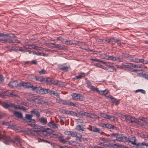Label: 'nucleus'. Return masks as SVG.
<instances>
[{
	"mask_svg": "<svg viewBox=\"0 0 148 148\" xmlns=\"http://www.w3.org/2000/svg\"><path fill=\"white\" fill-rule=\"evenodd\" d=\"M66 132L68 135H70L73 137H75L77 136V133L76 132L70 131H68Z\"/></svg>",
	"mask_w": 148,
	"mask_h": 148,
	"instance_id": "nucleus-26",
	"label": "nucleus"
},
{
	"mask_svg": "<svg viewBox=\"0 0 148 148\" xmlns=\"http://www.w3.org/2000/svg\"><path fill=\"white\" fill-rule=\"evenodd\" d=\"M131 71H133V72H136V73H137V71H141V72H140V74H142L143 73V71L142 70H138V69L136 70L134 69H131Z\"/></svg>",
	"mask_w": 148,
	"mask_h": 148,
	"instance_id": "nucleus-45",
	"label": "nucleus"
},
{
	"mask_svg": "<svg viewBox=\"0 0 148 148\" xmlns=\"http://www.w3.org/2000/svg\"><path fill=\"white\" fill-rule=\"evenodd\" d=\"M32 127H34L32 129H34L35 130H38V131L37 133H43L46 132V130L44 127L40 126L37 124H31Z\"/></svg>",
	"mask_w": 148,
	"mask_h": 148,
	"instance_id": "nucleus-7",
	"label": "nucleus"
},
{
	"mask_svg": "<svg viewBox=\"0 0 148 148\" xmlns=\"http://www.w3.org/2000/svg\"><path fill=\"white\" fill-rule=\"evenodd\" d=\"M115 57L112 56H106L103 57H102V58H105L106 59H108L111 60H114Z\"/></svg>",
	"mask_w": 148,
	"mask_h": 148,
	"instance_id": "nucleus-27",
	"label": "nucleus"
},
{
	"mask_svg": "<svg viewBox=\"0 0 148 148\" xmlns=\"http://www.w3.org/2000/svg\"><path fill=\"white\" fill-rule=\"evenodd\" d=\"M51 127H52L53 128L57 127L58 126V124L56 123H52V124H51Z\"/></svg>",
	"mask_w": 148,
	"mask_h": 148,
	"instance_id": "nucleus-62",
	"label": "nucleus"
},
{
	"mask_svg": "<svg viewBox=\"0 0 148 148\" xmlns=\"http://www.w3.org/2000/svg\"><path fill=\"white\" fill-rule=\"evenodd\" d=\"M56 102L57 103H60V104H61V103L62 102V99H56Z\"/></svg>",
	"mask_w": 148,
	"mask_h": 148,
	"instance_id": "nucleus-63",
	"label": "nucleus"
},
{
	"mask_svg": "<svg viewBox=\"0 0 148 148\" xmlns=\"http://www.w3.org/2000/svg\"><path fill=\"white\" fill-rule=\"evenodd\" d=\"M52 80L50 78H47L46 79L45 78V80H44V82L47 83V84L51 85L52 84Z\"/></svg>",
	"mask_w": 148,
	"mask_h": 148,
	"instance_id": "nucleus-29",
	"label": "nucleus"
},
{
	"mask_svg": "<svg viewBox=\"0 0 148 148\" xmlns=\"http://www.w3.org/2000/svg\"><path fill=\"white\" fill-rule=\"evenodd\" d=\"M142 77L148 80V73L147 74L146 73L142 74Z\"/></svg>",
	"mask_w": 148,
	"mask_h": 148,
	"instance_id": "nucleus-48",
	"label": "nucleus"
},
{
	"mask_svg": "<svg viewBox=\"0 0 148 148\" xmlns=\"http://www.w3.org/2000/svg\"><path fill=\"white\" fill-rule=\"evenodd\" d=\"M72 98L73 100L75 101H83L84 99V97L82 95L76 93L73 94Z\"/></svg>",
	"mask_w": 148,
	"mask_h": 148,
	"instance_id": "nucleus-9",
	"label": "nucleus"
},
{
	"mask_svg": "<svg viewBox=\"0 0 148 148\" xmlns=\"http://www.w3.org/2000/svg\"><path fill=\"white\" fill-rule=\"evenodd\" d=\"M90 60L93 61H95L98 62H101L102 63L103 61L101 60H99L97 58L93 59V58H91L90 59Z\"/></svg>",
	"mask_w": 148,
	"mask_h": 148,
	"instance_id": "nucleus-37",
	"label": "nucleus"
},
{
	"mask_svg": "<svg viewBox=\"0 0 148 148\" xmlns=\"http://www.w3.org/2000/svg\"><path fill=\"white\" fill-rule=\"evenodd\" d=\"M84 125H77L76 127V129L77 130L80 131L81 130L82 131H85L86 128L84 127Z\"/></svg>",
	"mask_w": 148,
	"mask_h": 148,
	"instance_id": "nucleus-19",
	"label": "nucleus"
},
{
	"mask_svg": "<svg viewBox=\"0 0 148 148\" xmlns=\"http://www.w3.org/2000/svg\"><path fill=\"white\" fill-rule=\"evenodd\" d=\"M71 111H68L66 110L62 111V113L64 114H70Z\"/></svg>",
	"mask_w": 148,
	"mask_h": 148,
	"instance_id": "nucleus-49",
	"label": "nucleus"
},
{
	"mask_svg": "<svg viewBox=\"0 0 148 148\" xmlns=\"http://www.w3.org/2000/svg\"><path fill=\"white\" fill-rule=\"evenodd\" d=\"M68 101H66V100H62V102L61 103V104L65 105H67V104L68 103Z\"/></svg>",
	"mask_w": 148,
	"mask_h": 148,
	"instance_id": "nucleus-54",
	"label": "nucleus"
},
{
	"mask_svg": "<svg viewBox=\"0 0 148 148\" xmlns=\"http://www.w3.org/2000/svg\"><path fill=\"white\" fill-rule=\"evenodd\" d=\"M93 132H96L99 134H101L102 132L101 130L99 128H97L95 127H93Z\"/></svg>",
	"mask_w": 148,
	"mask_h": 148,
	"instance_id": "nucleus-21",
	"label": "nucleus"
},
{
	"mask_svg": "<svg viewBox=\"0 0 148 148\" xmlns=\"http://www.w3.org/2000/svg\"><path fill=\"white\" fill-rule=\"evenodd\" d=\"M8 86L10 88H12L14 87L17 88H20V82L19 83L16 81H10L8 84Z\"/></svg>",
	"mask_w": 148,
	"mask_h": 148,
	"instance_id": "nucleus-10",
	"label": "nucleus"
},
{
	"mask_svg": "<svg viewBox=\"0 0 148 148\" xmlns=\"http://www.w3.org/2000/svg\"><path fill=\"white\" fill-rule=\"evenodd\" d=\"M39 121L41 123L44 124H46L47 122V119L43 117H41L39 119Z\"/></svg>",
	"mask_w": 148,
	"mask_h": 148,
	"instance_id": "nucleus-25",
	"label": "nucleus"
},
{
	"mask_svg": "<svg viewBox=\"0 0 148 148\" xmlns=\"http://www.w3.org/2000/svg\"><path fill=\"white\" fill-rule=\"evenodd\" d=\"M5 36L9 37H15L14 34H5Z\"/></svg>",
	"mask_w": 148,
	"mask_h": 148,
	"instance_id": "nucleus-57",
	"label": "nucleus"
},
{
	"mask_svg": "<svg viewBox=\"0 0 148 148\" xmlns=\"http://www.w3.org/2000/svg\"><path fill=\"white\" fill-rule=\"evenodd\" d=\"M141 92L142 93H143L144 94H145L146 92L145 91V90L143 89H140L137 90L135 91L136 92Z\"/></svg>",
	"mask_w": 148,
	"mask_h": 148,
	"instance_id": "nucleus-41",
	"label": "nucleus"
},
{
	"mask_svg": "<svg viewBox=\"0 0 148 148\" xmlns=\"http://www.w3.org/2000/svg\"><path fill=\"white\" fill-rule=\"evenodd\" d=\"M125 121L128 123H131L133 125H140L141 126L143 125V124L140 121L137 120L135 118L130 115H127L125 116Z\"/></svg>",
	"mask_w": 148,
	"mask_h": 148,
	"instance_id": "nucleus-3",
	"label": "nucleus"
},
{
	"mask_svg": "<svg viewBox=\"0 0 148 148\" xmlns=\"http://www.w3.org/2000/svg\"><path fill=\"white\" fill-rule=\"evenodd\" d=\"M38 73L40 75L45 74L46 73L45 70H42L38 71Z\"/></svg>",
	"mask_w": 148,
	"mask_h": 148,
	"instance_id": "nucleus-52",
	"label": "nucleus"
},
{
	"mask_svg": "<svg viewBox=\"0 0 148 148\" xmlns=\"http://www.w3.org/2000/svg\"><path fill=\"white\" fill-rule=\"evenodd\" d=\"M65 42L66 43V44L68 45H75V43H74L75 42V41H74L73 42H72L71 41H69L68 40H66L65 41Z\"/></svg>",
	"mask_w": 148,
	"mask_h": 148,
	"instance_id": "nucleus-40",
	"label": "nucleus"
},
{
	"mask_svg": "<svg viewBox=\"0 0 148 148\" xmlns=\"http://www.w3.org/2000/svg\"><path fill=\"white\" fill-rule=\"evenodd\" d=\"M36 55L38 56H47V55L43 53L37 52Z\"/></svg>",
	"mask_w": 148,
	"mask_h": 148,
	"instance_id": "nucleus-46",
	"label": "nucleus"
},
{
	"mask_svg": "<svg viewBox=\"0 0 148 148\" xmlns=\"http://www.w3.org/2000/svg\"><path fill=\"white\" fill-rule=\"evenodd\" d=\"M74 43H75V45H80L82 44V42L79 41H75Z\"/></svg>",
	"mask_w": 148,
	"mask_h": 148,
	"instance_id": "nucleus-59",
	"label": "nucleus"
},
{
	"mask_svg": "<svg viewBox=\"0 0 148 148\" xmlns=\"http://www.w3.org/2000/svg\"><path fill=\"white\" fill-rule=\"evenodd\" d=\"M70 114L72 116H77V114L76 112H75L72 111H71Z\"/></svg>",
	"mask_w": 148,
	"mask_h": 148,
	"instance_id": "nucleus-55",
	"label": "nucleus"
},
{
	"mask_svg": "<svg viewBox=\"0 0 148 148\" xmlns=\"http://www.w3.org/2000/svg\"><path fill=\"white\" fill-rule=\"evenodd\" d=\"M67 105H70L71 106H75L77 107V104L76 103H74L73 102H69L68 101V103L67 104Z\"/></svg>",
	"mask_w": 148,
	"mask_h": 148,
	"instance_id": "nucleus-42",
	"label": "nucleus"
},
{
	"mask_svg": "<svg viewBox=\"0 0 148 148\" xmlns=\"http://www.w3.org/2000/svg\"><path fill=\"white\" fill-rule=\"evenodd\" d=\"M105 127H107L109 129H111L115 127L112 125L107 123L106 124Z\"/></svg>",
	"mask_w": 148,
	"mask_h": 148,
	"instance_id": "nucleus-33",
	"label": "nucleus"
},
{
	"mask_svg": "<svg viewBox=\"0 0 148 148\" xmlns=\"http://www.w3.org/2000/svg\"><path fill=\"white\" fill-rule=\"evenodd\" d=\"M38 103H40L42 104H45L46 105H47L48 103V102H45V101L42 100L41 99H39L38 101Z\"/></svg>",
	"mask_w": 148,
	"mask_h": 148,
	"instance_id": "nucleus-32",
	"label": "nucleus"
},
{
	"mask_svg": "<svg viewBox=\"0 0 148 148\" xmlns=\"http://www.w3.org/2000/svg\"><path fill=\"white\" fill-rule=\"evenodd\" d=\"M106 119H108L111 121H114L115 120V117L114 116L112 115H108Z\"/></svg>",
	"mask_w": 148,
	"mask_h": 148,
	"instance_id": "nucleus-31",
	"label": "nucleus"
},
{
	"mask_svg": "<svg viewBox=\"0 0 148 148\" xmlns=\"http://www.w3.org/2000/svg\"><path fill=\"white\" fill-rule=\"evenodd\" d=\"M3 139V142L6 145H10V143H12L14 146L17 145L19 143L21 147L23 146L22 141L18 136H15L14 138H12L9 136L0 134V140Z\"/></svg>",
	"mask_w": 148,
	"mask_h": 148,
	"instance_id": "nucleus-1",
	"label": "nucleus"
},
{
	"mask_svg": "<svg viewBox=\"0 0 148 148\" xmlns=\"http://www.w3.org/2000/svg\"><path fill=\"white\" fill-rule=\"evenodd\" d=\"M85 74L84 73H81L78 75L75 76L74 78L75 79H80L82 77H85Z\"/></svg>",
	"mask_w": 148,
	"mask_h": 148,
	"instance_id": "nucleus-23",
	"label": "nucleus"
},
{
	"mask_svg": "<svg viewBox=\"0 0 148 148\" xmlns=\"http://www.w3.org/2000/svg\"><path fill=\"white\" fill-rule=\"evenodd\" d=\"M103 69L109 72H112L115 69V67L113 63L110 62H103Z\"/></svg>",
	"mask_w": 148,
	"mask_h": 148,
	"instance_id": "nucleus-5",
	"label": "nucleus"
},
{
	"mask_svg": "<svg viewBox=\"0 0 148 148\" xmlns=\"http://www.w3.org/2000/svg\"><path fill=\"white\" fill-rule=\"evenodd\" d=\"M8 42V43H14L15 42L17 43H20L21 42L18 40H12V39H10Z\"/></svg>",
	"mask_w": 148,
	"mask_h": 148,
	"instance_id": "nucleus-30",
	"label": "nucleus"
},
{
	"mask_svg": "<svg viewBox=\"0 0 148 148\" xmlns=\"http://www.w3.org/2000/svg\"><path fill=\"white\" fill-rule=\"evenodd\" d=\"M118 62H122V60L118 57L116 56L115 57L114 60Z\"/></svg>",
	"mask_w": 148,
	"mask_h": 148,
	"instance_id": "nucleus-43",
	"label": "nucleus"
},
{
	"mask_svg": "<svg viewBox=\"0 0 148 148\" xmlns=\"http://www.w3.org/2000/svg\"><path fill=\"white\" fill-rule=\"evenodd\" d=\"M108 97L112 100V102L114 103L116 105H117L119 103V100H117L115 98L109 95L108 96Z\"/></svg>",
	"mask_w": 148,
	"mask_h": 148,
	"instance_id": "nucleus-16",
	"label": "nucleus"
},
{
	"mask_svg": "<svg viewBox=\"0 0 148 148\" xmlns=\"http://www.w3.org/2000/svg\"><path fill=\"white\" fill-rule=\"evenodd\" d=\"M23 47L26 50H25V51H28L27 49L29 48V45H24Z\"/></svg>",
	"mask_w": 148,
	"mask_h": 148,
	"instance_id": "nucleus-58",
	"label": "nucleus"
},
{
	"mask_svg": "<svg viewBox=\"0 0 148 148\" xmlns=\"http://www.w3.org/2000/svg\"><path fill=\"white\" fill-rule=\"evenodd\" d=\"M86 84L87 85V87L93 91H96L98 94L100 95H106L108 93V91L106 90H99L97 88H96L93 86L91 84L89 80L87 81Z\"/></svg>",
	"mask_w": 148,
	"mask_h": 148,
	"instance_id": "nucleus-4",
	"label": "nucleus"
},
{
	"mask_svg": "<svg viewBox=\"0 0 148 148\" xmlns=\"http://www.w3.org/2000/svg\"><path fill=\"white\" fill-rule=\"evenodd\" d=\"M137 148H145L144 146H148V143H141L136 144L135 145Z\"/></svg>",
	"mask_w": 148,
	"mask_h": 148,
	"instance_id": "nucleus-17",
	"label": "nucleus"
},
{
	"mask_svg": "<svg viewBox=\"0 0 148 148\" xmlns=\"http://www.w3.org/2000/svg\"><path fill=\"white\" fill-rule=\"evenodd\" d=\"M127 58L128 60H129L132 62H133V60L134 58H133L130 56H128L127 57Z\"/></svg>",
	"mask_w": 148,
	"mask_h": 148,
	"instance_id": "nucleus-53",
	"label": "nucleus"
},
{
	"mask_svg": "<svg viewBox=\"0 0 148 148\" xmlns=\"http://www.w3.org/2000/svg\"><path fill=\"white\" fill-rule=\"evenodd\" d=\"M20 87L23 86L24 88H32L33 90V89L34 86H33L32 84L30 82H20Z\"/></svg>",
	"mask_w": 148,
	"mask_h": 148,
	"instance_id": "nucleus-8",
	"label": "nucleus"
},
{
	"mask_svg": "<svg viewBox=\"0 0 148 148\" xmlns=\"http://www.w3.org/2000/svg\"><path fill=\"white\" fill-rule=\"evenodd\" d=\"M75 137L76 140H78L80 141H81L83 140V139L82 138V136L79 133L77 134V136Z\"/></svg>",
	"mask_w": 148,
	"mask_h": 148,
	"instance_id": "nucleus-28",
	"label": "nucleus"
},
{
	"mask_svg": "<svg viewBox=\"0 0 148 148\" xmlns=\"http://www.w3.org/2000/svg\"><path fill=\"white\" fill-rule=\"evenodd\" d=\"M9 96L10 97H19V95L16 94H14L12 93H10L9 94Z\"/></svg>",
	"mask_w": 148,
	"mask_h": 148,
	"instance_id": "nucleus-36",
	"label": "nucleus"
},
{
	"mask_svg": "<svg viewBox=\"0 0 148 148\" xmlns=\"http://www.w3.org/2000/svg\"><path fill=\"white\" fill-rule=\"evenodd\" d=\"M128 139L129 144L130 145H136L135 137L134 136H129Z\"/></svg>",
	"mask_w": 148,
	"mask_h": 148,
	"instance_id": "nucleus-13",
	"label": "nucleus"
},
{
	"mask_svg": "<svg viewBox=\"0 0 148 148\" xmlns=\"http://www.w3.org/2000/svg\"><path fill=\"white\" fill-rule=\"evenodd\" d=\"M32 116H33L32 115L26 114H25L24 120L27 122L34 123L35 122V121L34 119H32Z\"/></svg>",
	"mask_w": 148,
	"mask_h": 148,
	"instance_id": "nucleus-11",
	"label": "nucleus"
},
{
	"mask_svg": "<svg viewBox=\"0 0 148 148\" xmlns=\"http://www.w3.org/2000/svg\"><path fill=\"white\" fill-rule=\"evenodd\" d=\"M53 95H54V96L57 97L58 98H60L59 94L56 92L54 91L53 92Z\"/></svg>",
	"mask_w": 148,
	"mask_h": 148,
	"instance_id": "nucleus-50",
	"label": "nucleus"
},
{
	"mask_svg": "<svg viewBox=\"0 0 148 148\" xmlns=\"http://www.w3.org/2000/svg\"><path fill=\"white\" fill-rule=\"evenodd\" d=\"M100 115L102 117H103L105 119H106L107 118V116L108 115H107L106 114L103 113H101L100 114Z\"/></svg>",
	"mask_w": 148,
	"mask_h": 148,
	"instance_id": "nucleus-44",
	"label": "nucleus"
},
{
	"mask_svg": "<svg viewBox=\"0 0 148 148\" xmlns=\"http://www.w3.org/2000/svg\"><path fill=\"white\" fill-rule=\"evenodd\" d=\"M5 36V34L0 33V41L3 43H8L9 38H6Z\"/></svg>",
	"mask_w": 148,
	"mask_h": 148,
	"instance_id": "nucleus-12",
	"label": "nucleus"
},
{
	"mask_svg": "<svg viewBox=\"0 0 148 148\" xmlns=\"http://www.w3.org/2000/svg\"><path fill=\"white\" fill-rule=\"evenodd\" d=\"M33 90L35 91L38 93L43 95L47 93L48 89L43 88L40 86H34L33 89Z\"/></svg>",
	"mask_w": 148,
	"mask_h": 148,
	"instance_id": "nucleus-6",
	"label": "nucleus"
},
{
	"mask_svg": "<svg viewBox=\"0 0 148 148\" xmlns=\"http://www.w3.org/2000/svg\"><path fill=\"white\" fill-rule=\"evenodd\" d=\"M36 80L39 81L40 82H44L45 80V78L41 76H37L35 77Z\"/></svg>",
	"mask_w": 148,
	"mask_h": 148,
	"instance_id": "nucleus-24",
	"label": "nucleus"
},
{
	"mask_svg": "<svg viewBox=\"0 0 148 148\" xmlns=\"http://www.w3.org/2000/svg\"><path fill=\"white\" fill-rule=\"evenodd\" d=\"M121 145L118 143H115L111 145V147H113L118 148L121 147Z\"/></svg>",
	"mask_w": 148,
	"mask_h": 148,
	"instance_id": "nucleus-34",
	"label": "nucleus"
},
{
	"mask_svg": "<svg viewBox=\"0 0 148 148\" xmlns=\"http://www.w3.org/2000/svg\"><path fill=\"white\" fill-rule=\"evenodd\" d=\"M140 136L142 138H148V135L146 134H141Z\"/></svg>",
	"mask_w": 148,
	"mask_h": 148,
	"instance_id": "nucleus-39",
	"label": "nucleus"
},
{
	"mask_svg": "<svg viewBox=\"0 0 148 148\" xmlns=\"http://www.w3.org/2000/svg\"><path fill=\"white\" fill-rule=\"evenodd\" d=\"M36 140H37L38 141V142H42L45 141V140H43V139H40L39 138H36Z\"/></svg>",
	"mask_w": 148,
	"mask_h": 148,
	"instance_id": "nucleus-61",
	"label": "nucleus"
},
{
	"mask_svg": "<svg viewBox=\"0 0 148 148\" xmlns=\"http://www.w3.org/2000/svg\"><path fill=\"white\" fill-rule=\"evenodd\" d=\"M100 117L97 115L92 114L91 118L92 119H99Z\"/></svg>",
	"mask_w": 148,
	"mask_h": 148,
	"instance_id": "nucleus-38",
	"label": "nucleus"
},
{
	"mask_svg": "<svg viewBox=\"0 0 148 148\" xmlns=\"http://www.w3.org/2000/svg\"><path fill=\"white\" fill-rule=\"evenodd\" d=\"M116 43H117V45L121 46V42L119 40L116 39Z\"/></svg>",
	"mask_w": 148,
	"mask_h": 148,
	"instance_id": "nucleus-60",
	"label": "nucleus"
},
{
	"mask_svg": "<svg viewBox=\"0 0 148 148\" xmlns=\"http://www.w3.org/2000/svg\"><path fill=\"white\" fill-rule=\"evenodd\" d=\"M38 131L35 130L34 129H29L27 133L30 136H33L35 135V133H37Z\"/></svg>",
	"mask_w": 148,
	"mask_h": 148,
	"instance_id": "nucleus-14",
	"label": "nucleus"
},
{
	"mask_svg": "<svg viewBox=\"0 0 148 148\" xmlns=\"http://www.w3.org/2000/svg\"><path fill=\"white\" fill-rule=\"evenodd\" d=\"M14 115L16 116L18 118L21 119L22 117V114L20 112H17L14 111Z\"/></svg>",
	"mask_w": 148,
	"mask_h": 148,
	"instance_id": "nucleus-22",
	"label": "nucleus"
},
{
	"mask_svg": "<svg viewBox=\"0 0 148 148\" xmlns=\"http://www.w3.org/2000/svg\"><path fill=\"white\" fill-rule=\"evenodd\" d=\"M0 104L6 108H8L10 107H11L14 108L15 109H19L24 110H26L25 108L23 106H20L18 105H16L10 102H0Z\"/></svg>",
	"mask_w": 148,
	"mask_h": 148,
	"instance_id": "nucleus-2",
	"label": "nucleus"
},
{
	"mask_svg": "<svg viewBox=\"0 0 148 148\" xmlns=\"http://www.w3.org/2000/svg\"><path fill=\"white\" fill-rule=\"evenodd\" d=\"M139 119L145 122L148 123V119L145 118L143 117H141L139 118Z\"/></svg>",
	"mask_w": 148,
	"mask_h": 148,
	"instance_id": "nucleus-35",
	"label": "nucleus"
},
{
	"mask_svg": "<svg viewBox=\"0 0 148 148\" xmlns=\"http://www.w3.org/2000/svg\"><path fill=\"white\" fill-rule=\"evenodd\" d=\"M134 67L136 68H141L142 67V64H138L137 65L135 64L134 66Z\"/></svg>",
	"mask_w": 148,
	"mask_h": 148,
	"instance_id": "nucleus-51",
	"label": "nucleus"
},
{
	"mask_svg": "<svg viewBox=\"0 0 148 148\" xmlns=\"http://www.w3.org/2000/svg\"><path fill=\"white\" fill-rule=\"evenodd\" d=\"M52 47H54L56 48H60L61 45L59 44H55V46H52Z\"/></svg>",
	"mask_w": 148,
	"mask_h": 148,
	"instance_id": "nucleus-56",
	"label": "nucleus"
},
{
	"mask_svg": "<svg viewBox=\"0 0 148 148\" xmlns=\"http://www.w3.org/2000/svg\"><path fill=\"white\" fill-rule=\"evenodd\" d=\"M60 136H58L57 137L58 140L62 143H66V141L64 139H63V136L61 134H60Z\"/></svg>",
	"mask_w": 148,
	"mask_h": 148,
	"instance_id": "nucleus-20",
	"label": "nucleus"
},
{
	"mask_svg": "<svg viewBox=\"0 0 148 148\" xmlns=\"http://www.w3.org/2000/svg\"><path fill=\"white\" fill-rule=\"evenodd\" d=\"M116 140L122 142H127L128 141V138L126 136H120L117 137L116 138Z\"/></svg>",
	"mask_w": 148,
	"mask_h": 148,
	"instance_id": "nucleus-15",
	"label": "nucleus"
},
{
	"mask_svg": "<svg viewBox=\"0 0 148 148\" xmlns=\"http://www.w3.org/2000/svg\"><path fill=\"white\" fill-rule=\"evenodd\" d=\"M69 66H65L64 64H61L58 65V68L60 70L67 71L69 68Z\"/></svg>",
	"mask_w": 148,
	"mask_h": 148,
	"instance_id": "nucleus-18",
	"label": "nucleus"
},
{
	"mask_svg": "<svg viewBox=\"0 0 148 148\" xmlns=\"http://www.w3.org/2000/svg\"><path fill=\"white\" fill-rule=\"evenodd\" d=\"M58 81L57 80H54V81L52 80V84H53L54 85H57L58 84Z\"/></svg>",
	"mask_w": 148,
	"mask_h": 148,
	"instance_id": "nucleus-64",
	"label": "nucleus"
},
{
	"mask_svg": "<svg viewBox=\"0 0 148 148\" xmlns=\"http://www.w3.org/2000/svg\"><path fill=\"white\" fill-rule=\"evenodd\" d=\"M94 65L100 68L103 69V65H101L99 64L96 63L94 64Z\"/></svg>",
	"mask_w": 148,
	"mask_h": 148,
	"instance_id": "nucleus-47",
	"label": "nucleus"
}]
</instances>
